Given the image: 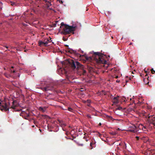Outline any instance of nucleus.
I'll use <instances>...</instances> for the list:
<instances>
[{"instance_id": "22", "label": "nucleus", "mask_w": 155, "mask_h": 155, "mask_svg": "<svg viewBox=\"0 0 155 155\" xmlns=\"http://www.w3.org/2000/svg\"><path fill=\"white\" fill-rule=\"evenodd\" d=\"M5 76L6 77H7L8 78L9 77V76L8 75H5Z\"/></svg>"}, {"instance_id": "12", "label": "nucleus", "mask_w": 155, "mask_h": 155, "mask_svg": "<svg viewBox=\"0 0 155 155\" xmlns=\"http://www.w3.org/2000/svg\"><path fill=\"white\" fill-rule=\"evenodd\" d=\"M51 90V88H49L48 87H45L43 88V90L45 91H47Z\"/></svg>"}, {"instance_id": "19", "label": "nucleus", "mask_w": 155, "mask_h": 155, "mask_svg": "<svg viewBox=\"0 0 155 155\" xmlns=\"http://www.w3.org/2000/svg\"><path fill=\"white\" fill-rule=\"evenodd\" d=\"M122 109V108L120 107H119L117 108V109L118 110H121Z\"/></svg>"}, {"instance_id": "9", "label": "nucleus", "mask_w": 155, "mask_h": 155, "mask_svg": "<svg viewBox=\"0 0 155 155\" xmlns=\"http://www.w3.org/2000/svg\"><path fill=\"white\" fill-rule=\"evenodd\" d=\"M46 109V108L45 107H40L39 108V110L42 111V112H44Z\"/></svg>"}, {"instance_id": "8", "label": "nucleus", "mask_w": 155, "mask_h": 155, "mask_svg": "<svg viewBox=\"0 0 155 155\" xmlns=\"http://www.w3.org/2000/svg\"><path fill=\"white\" fill-rule=\"evenodd\" d=\"M128 130L130 132H135L137 131L136 127L135 125H133L130 127V128Z\"/></svg>"}, {"instance_id": "17", "label": "nucleus", "mask_w": 155, "mask_h": 155, "mask_svg": "<svg viewBox=\"0 0 155 155\" xmlns=\"http://www.w3.org/2000/svg\"><path fill=\"white\" fill-rule=\"evenodd\" d=\"M68 110L69 111H72L73 110L70 107H69L68 109Z\"/></svg>"}, {"instance_id": "7", "label": "nucleus", "mask_w": 155, "mask_h": 155, "mask_svg": "<svg viewBox=\"0 0 155 155\" xmlns=\"http://www.w3.org/2000/svg\"><path fill=\"white\" fill-rule=\"evenodd\" d=\"M19 105L17 102L16 101H13L12 102V105L11 106V108L16 110V107H18Z\"/></svg>"}, {"instance_id": "28", "label": "nucleus", "mask_w": 155, "mask_h": 155, "mask_svg": "<svg viewBox=\"0 0 155 155\" xmlns=\"http://www.w3.org/2000/svg\"><path fill=\"white\" fill-rule=\"evenodd\" d=\"M99 124H100V125H101V123H100Z\"/></svg>"}, {"instance_id": "26", "label": "nucleus", "mask_w": 155, "mask_h": 155, "mask_svg": "<svg viewBox=\"0 0 155 155\" xmlns=\"http://www.w3.org/2000/svg\"><path fill=\"white\" fill-rule=\"evenodd\" d=\"M118 78V76H116V78Z\"/></svg>"}, {"instance_id": "4", "label": "nucleus", "mask_w": 155, "mask_h": 155, "mask_svg": "<svg viewBox=\"0 0 155 155\" xmlns=\"http://www.w3.org/2000/svg\"><path fill=\"white\" fill-rule=\"evenodd\" d=\"M51 40V39L49 38H46L43 41H40L39 42V46H47L49 43L50 42Z\"/></svg>"}, {"instance_id": "1", "label": "nucleus", "mask_w": 155, "mask_h": 155, "mask_svg": "<svg viewBox=\"0 0 155 155\" xmlns=\"http://www.w3.org/2000/svg\"><path fill=\"white\" fill-rule=\"evenodd\" d=\"M75 26H71L65 25L64 22H61L60 28L61 30V33L64 35L73 32L75 30Z\"/></svg>"}, {"instance_id": "25", "label": "nucleus", "mask_w": 155, "mask_h": 155, "mask_svg": "<svg viewBox=\"0 0 155 155\" xmlns=\"http://www.w3.org/2000/svg\"><path fill=\"white\" fill-rule=\"evenodd\" d=\"M15 72V71H13V73Z\"/></svg>"}, {"instance_id": "31", "label": "nucleus", "mask_w": 155, "mask_h": 155, "mask_svg": "<svg viewBox=\"0 0 155 155\" xmlns=\"http://www.w3.org/2000/svg\"><path fill=\"white\" fill-rule=\"evenodd\" d=\"M117 82H118V81H117Z\"/></svg>"}, {"instance_id": "16", "label": "nucleus", "mask_w": 155, "mask_h": 155, "mask_svg": "<svg viewBox=\"0 0 155 155\" xmlns=\"http://www.w3.org/2000/svg\"><path fill=\"white\" fill-rule=\"evenodd\" d=\"M151 73H152V74H154L155 73V71H154L153 69H151Z\"/></svg>"}, {"instance_id": "13", "label": "nucleus", "mask_w": 155, "mask_h": 155, "mask_svg": "<svg viewBox=\"0 0 155 155\" xmlns=\"http://www.w3.org/2000/svg\"><path fill=\"white\" fill-rule=\"evenodd\" d=\"M60 122V125L61 126V127H64L66 125L65 124L62 122V121L61 122Z\"/></svg>"}, {"instance_id": "18", "label": "nucleus", "mask_w": 155, "mask_h": 155, "mask_svg": "<svg viewBox=\"0 0 155 155\" xmlns=\"http://www.w3.org/2000/svg\"><path fill=\"white\" fill-rule=\"evenodd\" d=\"M84 139H85L87 141H88V140H87V137H86V136H84Z\"/></svg>"}, {"instance_id": "29", "label": "nucleus", "mask_w": 155, "mask_h": 155, "mask_svg": "<svg viewBox=\"0 0 155 155\" xmlns=\"http://www.w3.org/2000/svg\"><path fill=\"white\" fill-rule=\"evenodd\" d=\"M132 100V99L130 98V100Z\"/></svg>"}, {"instance_id": "10", "label": "nucleus", "mask_w": 155, "mask_h": 155, "mask_svg": "<svg viewBox=\"0 0 155 155\" xmlns=\"http://www.w3.org/2000/svg\"><path fill=\"white\" fill-rule=\"evenodd\" d=\"M139 127L140 129H142L143 131H145L146 128L145 127H144L142 125H139Z\"/></svg>"}, {"instance_id": "5", "label": "nucleus", "mask_w": 155, "mask_h": 155, "mask_svg": "<svg viewBox=\"0 0 155 155\" xmlns=\"http://www.w3.org/2000/svg\"><path fill=\"white\" fill-rule=\"evenodd\" d=\"M71 66L73 69L75 68L76 67L77 68H79L81 66V68H83V66L81 65L79 62L76 61L74 62L73 61L72 62Z\"/></svg>"}, {"instance_id": "20", "label": "nucleus", "mask_w": 155, "mask_h": 155, "mask_svg": "<svg viewBox=\"0 0 155 155\" xmlns=\"http://www.w3.org/2000/svg\"><path fill=\"white\" fill-rule=\"evenodd\" d=\"M87 117H89V118H91V116H90V115H87Z\"/></svg>"}, {"instance_id": "32", "label": "nucleus", "mask_w": 155, "mask_h": 155, "mask_svg": "<svg viewBox=\"0 0 155 155\" xmlns=\"http://www.w3.org/2000/svg\"><path fill=\"white\" fill-rule=\"evenodd\" d=\"M117 82H118V81H117Z\"/></svg>"}, {"instance_id": "11", "label": "nucleus", "mask_w": 155, "mask_h": 155, "mask_svg": "<svg viewBox=\"0 0 155 155\" xmlns=\"http://www.w3.org/2000/svg\"><path fill=\"white\" fill-rule=\"evenodd\" d=\"M148 117L150 120H151L153 121L155 120V117L153 116H149Z\"/></svg>"}, {"instance_id": "15", "label": "nucleus", "mask_w": 155, "mask_h": 155, "mask_svg": "<svg viewBox=\"0 0 155 155\" xmlns=\"http://www.w3.org/2000/svg\"><path fill=\"white\" fill-rule=\"evenodd\" d=\"M120 101H125V102L126 101L125 100L126 99L125 97H123V98H120Z\"/></svg>"}, {"instance_id": "23", "label": "nucleus", "mask_w": 155, "mask_h": 155, "mask_svg": "<svg viewBox=\"0 0 155 155\" xmlns=\"http://www.w3.org/2000/svg\"><path fill=\"white\" fill-rule=\"evenodd\" d=\"M136 138H137V139H139V137H137H137H136Z\"/></svg>"}, {"instance_id": "33", "label": "nucleus", "mask_w": 155, "mask_h": 155, "mask_svg": "<svg viewBox=\"0 0 155 155\" xmlns=\"http://www.w3.org/2000/svg\"><path fill=\"white\" fill-rule=\"evenodd\" d=\"M87 105L89 106V104H87Z\"/></svg>"}, {"instance_id": "21", "label": "nucleus", "mask_w": 155, "mask_h": 155, "mask_svg": "<svg viewBox=\"0 0 155 155\" xmlns=\"http://www.w3.org/2000/svg\"><path fill=\"white\" fill-rule=\"evenodd\" d=\"M87 102L88 103H89L90 102V101L89 100H87Z\"/></svg>"}, {"instance_id": "30", "label": "nucleus", "mask_w": 155, "mask_h": 155, "mask_svg": "<svg viewBox=\"0 0 155 155\" xmlns=\"http://www.w3.org/2000/svg\"><path fill=\"white\" fill-rule=\"evenodd\" d=\"M6 47L7 48H8V47Z\"/></svg>"}, {"instance_id": "3", "label": "nucleus", "mask_w": 155, "mask_h": 155, "mask_svg": "<svg viewBox=\"0 0 155 155\" xmlns=\"http://www.w3.org/2000/svg\"><path fill=\"white\" fill-rule=\"evenodd\" d=\"M8 101L5 99H4V101H0V106H2L6 110H8L9 109V104Z\"/></svg>"}, {"instance_id": "14", "label": "nucleus", "mask_w": 155, "mask_h": 155, "mask_svg": "<svg viewBox=\"0 0 155 155\" xmlns=\"http://www.w3.org/2000/svg\"><path fill=\"white\" fill-rule=\"evenodd\" d=\"M79 68H81V69H82V72H83V74H85L86 73V71L83 68H82L81 66Z\"/></svg>"}, {"instance_id": "27", "label": "nucleus", "mask_w": 155, "mask_h": 155, "mask_svg": "<svg viewBox=\"0 0 155 155\" xmlns=\"http://www.w3.org/2000/svg\"><path fill=\"white\" fill-rule=\"evenodd\" d=\"M91 144H92V143H90V145L91 146Z\"/></svg>"}, {"instance_id": "2", "label": "nucleus", "mask_w": 155, "mask_h": 155, "mask_svg": "<svg viewBox=\"0 0 155 155\" xmlns=\"http://www.w3.org/2000/svg\"><path fill=\"white\" fill-rule=\"evenodd\" d=\"M96 55L95 60L98 63L106 64L107 61L104 59L103 56L101 53L96 52L94 53Z\"/></svg>"}, {"instance_id": "24", "label": "nucleus", "mask_w": 155, "mask_h": 155, "mask_svg": "<svg viewBox=\"0 0 155 155\" xmlns=\"http://www.w3.org/2000/svg\"><path fill=\"white\" fill-rule=\"evenodd\" d=\"M79 145L81 146L83 145V144H79Z\"/></svg>"}, {"instance_id": "6", "label": "nucleus", "mask_w": 155, "mask_h": 155, "mask_svg": "<svg viewBox=\"0 0 155 155\" xmlns=\"http://www.w3.org/2000/svg\"><path fill=\"white\" fill-rule=\"evenodd\" d=\"M112 102L113 104L117 105L120 101V97L118 96H117L116 97H113L112 98Z\"/></svg>"}]
</instances>
